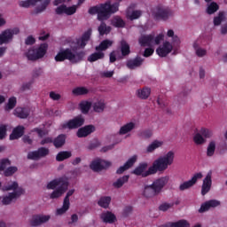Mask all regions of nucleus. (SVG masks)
Here are the masks:
<instances>
[{
	"mask_svg": "<svg viewBox=\"0 0 227 227\" xmlns=\"http://www.w3.org/2000/svg\"><path fill=\"white\" fill-rule=\"evenodd\" d=\"M173 160H175V153L173 151L168 152L164 156H161L155 160L153 163V166L148 168L146 171V168H148V163L143 162L140 163L134 170L133 175L137 176H142L143 178H146V176H150V175H155L158 171L160 173H163L168 169V166L173 164Z\"/></svg>",
	"mask_w": 227,
	"mask_h": 227,
	"instance_id": "obj_1",
	"label": "nucleus"
},
{
	"mask_svg": "<svg viewBox=\"0 0 227 227\" xmlns=\"http://www.w3.org/2000/svg\"><path fill=\"white\" fill-rule=\"evenodd\" d=\"M120 10V3L111 4L106 1L99 5L92 6L89 9L90 15H98V20H108L111 16Z\"/></svg>",
	"mask_w": 227,
	"mask_h": 227,
	"instance_id": "obj_2",
	"label": "nucleus"
},
{
	"mask_svg": "<svg viewBox=\"0 0 227 227\" xmlns=\"http://www.w3.org/2000/svg\"><path fill=\"white\" fill-rule=\"evenodd\" d=\"M86 56V52L84 51H77L76 53H74L72 51V49L67 48L65 50L60 51L56 56H55V61L57 63H61L65 60L70 61L73 65H75L77 63H81L82 59H84V57Z\"/></svg>",
	"mask_w": 227,
	"mask_h": 227,
	"instance_id": "obj_3",
	"label": "nucleus"
},
{
	"mask_svg": "<svg viewBox=\"0 0 227 227\" xmlns=\"http://www.w3.org/2000/svg\"><path fill=\"white\" fill-rule=\"evenodd\" d=\"M20 29L19 27H14L12 29H5L0 34V45L4 43H8L11 40H13V35H19Z\"/></svg>",
	"mask_w": 227,
	"mask_h": 227,
	"instance_id": "obj_4",
	"label": "nucleus"
},
{
	"mask_svg": "<svg viewBox=\"0 0 227 227\" xmlns=\"http://www.w3.org/2000/svg\"><path fill=\"white\" fill-rule=\"evenodd\" d=\"M203 178V174L201 172L196 173L186 182H184L179 185V191H187V189H191V187H194L196 185L198 180H201Z\"/></svg>",
	"mask_w": 227,
	"mask_h": 227,
	"instance_id": "obj_5",
	"label": "nucleus"
},
{
	"mask_svg": "<svg viewBox=\"0 0 227 227\" xmlns=\"http://www.w3.org/2000/svg\"><path fill=\"white\" fill-rule=\"evenodd\" d=\"M168 182H169V176H162L160 178H157L151 184L153 189H154V192H157V194H160L162 192V189L168 185Z\"/></svg>",
	"mask_w": 227,
	"mask_h": 227,
	"instance_id": "obj_6",
	"label": "nucleus"
},
{
	"mask_svg": "<svg viewBox=\"0 0 227 227\" xmlns=\"http://www.w3.org/2000/svg\"><path fill=\"white\" fill-rule=\"evenodd\" d=\"M84 125V118L82 115H78L72 120H69L67 122L63 124L64 129H69L70 130L74 129H79Z\"/></svg>",
	"mask_w": 227,
	"mask_h": 227,
	"instance_id": "obj_7",
	"label": "nucleus"
},
{
	"mask_svg": "<svg viewBox=\"0 0 227 227\" xmlns=\"http://www.w3.org/2000/svg\"><path fill=\"white\" fill-rule=\"evenodd\" d=\"M49 153H50L49 148L40 147L36 151L28 153L27 159H29L30 160H38V159L47 157Z\"/></svg>",
	"mask_w": 227,
	"mask_h": 227,
	"instance_id": "obj_8",
	"label": "nucleus"
},
{
	"mask_svg": "<svg viewBox=\"0 0 227 227\" xmlns=\"http://www.w3.org/2000/svg\"><path fill=\"white\" fill-rule=\"evenodd\" d=\"M153 15L156 20H168L173 15V11L157 7V11L153 12Z\"/></svg>",
	"mask_w": 227,
	"mask_h": 227,
	"instance_id": "obj_9",
	"label": "nucleus"
},
{
	"mask_svg": "<svg viewBox=\"0 0 227 227\" xmlns=\"http://www.w3.org/2000/svg\"><path fill=\"white\" fill-rule=\"evenodd\" d=\"M49 221H51V215H35L30 221V226H42V224H45V223H49Z\"/></svg>",
	"mask_w": 227,
	"mask_h": 227,
	"instance_id": "obj_10",
	"label": "nucleus"
},
{
	"mask_svg": "<svg viewBox=\"0 0 227 227\" xmlns=\"http://www.w3.org/2000/svg\"><path fill=\"white\" fill-rule=\"evenodd\" d=\"M110 166L111 162L98 159L90 163V168L92 171H102L103 169H107Z\"/></svg>",
	"mask_w": 227,
	"mask_h": 227,
	"instance_id": "obj_11",
	"label": "nucleus"
},
{
	"mask_svg": "<svg viewBox=\"0 0 227 227\" xmlns=\"http://www.w3.org/2000/svg\"><path fill=\"white\" fill-rule=\"evenodd\" d=\"M136 4L129 5L126 10V17L129 20H137L143 15V11L134 10Z\"/></svg>",
	"mask_w": 227,
	"mask_h": 227,
	"instance_id": "obj_12",
	"label": "nucleus"
},
{
	"mask_svg": "<svg viewBox=\"0 0 227 227\" xmlns=\"http://www.w3.org/2000/svg\"><path fill=\"white\" fill-rule=\"evenodd\" d=\"M210 189H212V171L208 172L203 180L201 195L205 196L206 194H208V192H210Z\"/></svg>",
	"mask_w": 227,
	"mask_h": 227,
	"instance_id": "obj_13",
	"label": "nucleus"
},
{
	"mask_svg": "<svg viewBox=\"0 0 227 227\" xmlns=\"http://www.w3.org/2000/svg\"><path fill=\"white\" fill-rule=\"evenodd\" d=\"M173 51V45H171L170 42L163 43L162 46H160L156 49V53L160 58H166L168 54H169Z\"/></svg>",
	"mask_w": 227,
	"mask_h": 227,
	"instance_id": "obj_14",
	"label": "nucleus"
},
{
	"mask_svg": "<svg viewBox=\"0 0 227 227\" xmlns=\"http://www.w3.org/2000/svg\"><path fill=\"white\" fill-rule=\"evenodd\" d=\"M24 194V189L19 188L17 191L9 193L8 196L3 198L2 203L3 205H10L13 201V200H17L20 196Z\"/></svg>",
	"mask_w": 227,
	"mask_h": 227,
	"instance_id": "obj_15",
	"label": "nucleus"
},
{
	"mask_svg": "<svg viewBox=\"0 0 227 227\" xmlns=\"http://www.w3.org/2000/svg\"><path fill=\"white\" fill-rule=\"evenodd\" d=\"M137 160V155H133L131 158H129L123 166H121L117 170H116V174L117 175H122V173H125V171H127V169H130V168H132V166H134V164H136Z\"/></svg>",
	"mask_w": 227,
	"mask_h": 227,
	"instance_id": "obj_16",
	"label": "nucleus"
},
{
	"mask_svg": "<svg viewBox=\"0 0 227 227\" xmlns=\"http://www.w3.org/2000/svg\"><path fill=\"white\" fill-rule=\"evenodd\" d=\"M95 130H96L95 126L92 124H90L82 128H80L76 135H77V137H88V136H90V134H93Z\"/></svg>",
	"mask_w": 227,
	"mask_h": 227,
	"instance_id": "obj_17",
	"label": "nucleus"
},
{
	"mask_svg": "<svg viewBox=\"0 0 227 227\" xmlns=\"http://www.w3.org/2000/svg\"><path fill=\"white\" fill-rule=\"evenodd\" d=\"M219 205H221V202L215 200L206 201L200 206L199 212L200 214H203V212H207L210 210V208H215V207H219Z\"/></svg>",
	"mask_w": 227,
	"mask_h": 227,
	"instance_id": "obj_18",
	"label": "nucleus"
},
{
	"mask_svg": "<svg viewBox=\"0 0 227 227\" xmlns=\"http://www.w3.org/2000/svg\"><path fill=\"white\" fill-rule=\"evenodd\" d=\"M68 187V182L62 177L53 179L47 184V189L54 190L56 187Z\"/></svg>",
	"mask_w": 227,
	"mask_h": 227,
	"instance_id": "obj_19",
	"label": "nucleus"
},
{
	"mask_svg": "<svg viewBox=\"0 0 227 227\" xmlns=\"http://www.w3.org/2000/svg\"><path fill=\"white\" fill-rule=\"evenodd\" d=\"M138 43L141 47H152V44L153 43V35H141L138 39Z\"/></svg>",
	"mask_w": 227,
	"mask_h": 227,
	"instance_id": "obj_20",
	"label": "nucleus"
},
{
	"mask_svg": "<svg viewBox=\"0 0 227 227\" xmlns=\"http://www.w3.org/2000/svg\"><path fill=\"white\" fill-rule=\"evenodd\" d=\"M31 111L26 107H16L14 109V116L20 118V120H26L30 114Z\"/></svg>",
	"mask_w": 227,
	"mask_h": 227,
	"instance_id": "obj_21",
	"label": "nucleus"
},
{
	"mask_svg": "<svg viewBox=\"0 0 227 227\" xmlns=\"http://www.w3.org/2000/svg\"><path fill=\"white\" fill-rule=\"evenodd\" d=\"M91 28H89L87 31L83 33L81 39L77 41L78 45L82 47V49H84L86 47L88 42H90V38H91Z\"/></svg>",
	"mask_w": 227,
	"mask_h": 227,
	"instance_id": "obj_22",
	"label": "nucleus"
},
{
	"mask_svg": "<svg viewBox=\"0 0 227 227\" xmlns=\"http://www.w3.org/2000/svg\"><path fill=\"white\" fill-rule=\"evenodd\" d=\"M24 130H26V128H24V126L19 125L14 128L12 134L10 135L11 141L22 137V136H24Z\"/></svg>",
	"mask_w": 227,
	"mask_h": 227,
	"instance_id": "obj_23",
	"label": "nucleus"
},
{
	"mask_svg": "<svg viewBox=\"0 0 227 227\" xmlns=\"http://www.w3.org/2000/svg\"><path fill=\"white\" fill-rule=\"evenodd\" d=\"M143 59L141 57H136L134 59H129L127 61L126 67L129 68V70H134V68H137L143 65Z\"/></svg>",
	"mask_w": 227,
	"mask_h": 227,
	"instance_id": "obj_24",
	"label": "nucleus"
},
{
	"mask_svg": "<svg viewBox=\"0 0 227 227\" xmlns=\"http://www.w3.org/2000/svg\"><path fill=\"white\" fill-rule=\"evenodd\" d=\"M101 219L103 223H106L108 224H113L114 223H116V215L111 211L102 213Z\"/></svg>",
	"mask_w": 227,
	"mask_h": 227,
	"instance_id": "obj_25",
	"label": "nucleus"
},
{
	"mask_svg": "<svg viewBox=\"0 0 227 227\" xmlns=\"http://www.w3.org/2000/svg\"><path fill=\"white\" fill-rule=\"evenodd\" d=\"M136 129V123L134 122H128L127 124L121 127L118 135L119 136H125V134H129V132H132Z\"/></svg>",
	"mask_w": 227,
	"mask_h": 227,
	"instance_id": "obj_26",
	"label": "nucleus"
},
{
	"mask_svg": "<svg viewBox=\"0 0 227 227\" xmlns=\"http://www.w3.org/2000/svg\"><path fill=\"white\" fill-rule=\"evenodd\" d=\"M67 143V135L60 134L53 139V146L55 148H63Z\"/></svg>",
	"mask_w": 227,
	"mask_h": 227,
	"instance_id": "obj_27",
	"label": "nucleus"
},
{
	"mask_svg": "<svg viewBox=\"0 0 227 227\" xmlns=\"http://www.w3.org/2000/svg\"><path fill=\"white\" fill-rule=\"evenodd\" d=\"M49 49V44L42 43L40 46L35 50V57L37 59H42L45 54H47V50Z\"/></svg>",
	"mask_w": 227,
	"mask_h": 227,
	"instance_id": "obj_28",
	"label": "nucleus"
},
{
	"mask_svg": "<svg viewBox=\"0 0 227 227\" xmlns=\"http://www.w3.org/2000/svg\"><path fill=\"white\" fill-rule=\"evenodd\" d=\"M151 93H152V90H150V88H148V87H145L143 89H138L136 92V95L141 100H146V98H148V97H150Z\"/></svg>",
	"mask_w": 227,
	"mask_h": 227,
	"instance_id": "obj_29",
	"label": "nucleus"
},
{
	"mask_svg": "<svg viewBox=\"0 0 227 227\" xmlns=\"http://www.w3.org/2000/svg\"><path fill=\"white\" fill-rule=\"evenodd\" d=\"M114 42L109 39L103 40L98 46H96L95 50L99 52H103L104 51H107L109 47H113Z\"/></svg>",
	"mask_w": 227,
	"mask_h": 227,
	"instance_id": "obj_30",
	"label": "nucleus"
},
{
	"mask_svg": "<svg viewBox=\"0 0 227 227\" xmlns=\"http://www.w3.org/2000/svg\"><path fill=\"white\" fill-rule=\"evenodd\" d=\"M101 23L98 27V31L99 33V36H104L105 35H109L111 33V27L107 26L104 20H99Z\"/></svg>",
	"mask_w": 227,
	"mask_h": 227,
	"instance_id": "obj_31",
	"label": "nucleus"
},
{
	"mask_svg": "<svg viewBox=\"0 0 227 227\" xmlns=\"http://www.w3.org/2000/svg\"><path fill=\"white\" fill-rule=\"evenodd\" d=\"M143 196L145 198H153L155 196H159L157 192H155V189H153V186L151 185H145L143 192Z\"/></svg>",
	"mask_w": 227,
	"mask_h": 227,
	"instance_id": "obj_32",
	"label": "nucleus"
},
{
	"mask_svg": "<svg viewBox=\"0 0 227 227\" xmlns=\"http://www.w3.org/2000/svg\"><path fill=\"white\" fill-rule=\"evenodd\" d=\"M67 189H68V186H59L57 190L51 192V194L50 195L51 200H56L57 198H60V196H63V194L67 192Z\"/></svg>",
	"mask_w": 227,
	"mask_h": 227,
	"instance_id": "obj_33",
	"label": "nucleus"
},
{
	"mask_svg": "<svg viewBox=\"0 0 227 227\" xmlns=\"http://www.w3.org/2000/svg\"><path fill=\"white\" fill-rule=\"evenodd\" d=\"M120 45H121L120 49H121V56L123 57L129 56V54H130V44H129L127 41L122 39L120 42Z\"/></svg>",
	"mask_w": 227,
	"mask_h": 227,
	"instance_id": "obj_34",
	"label": "nucleus"
},
{
	"mask_svg": "<svg viewBox=\"0 0 227 227\" xmlns=\"http://www.w3.org/2000/svg\"><path fill=\"white\" fill-rule=\"evenodd\" d=\"M104 58H106V54L103 51H97L90 54L88 57L87 61L90 63H95V61H98V59H104Z\"/></svg>",
	"mask_w": 227,
	"mask_h": 227,
	"instance_id": "obj_35",
	"label": "nucleus"
},
{
	"mask_svg": "<svg viewBox=\"0 0 227 227\" xmlns=\"http://www.w3.org/2000/svg\"><path fill=\"white\" fill-rule=\"evenodd\" d=\"M72 157V152L70 151H62L59 152L56 156V160L58 162H63V160H67V159H70Z\"/></svg>",
	"mask_w": 227,
	"mask_h": 227,
	"instance_id": "obj_36",
	"label": "nucleus"
},
{
	"mask_svg": "<svg viewBox=\"0 0 227 227\" xmlns=\"http://www.w3.org/2000/svg\"><path fill=\"white\" fill-rule=\"evenodd\" d=\"M98 205L101 207V208H109V205H111V197H100L99 200L98 201Z\"/></svg>",
	"mask_w": 227,
	"mask_h": 227,
	"instance_id": "obj_37",
	"label": "nucleus"
},
{
	"mask_svg": "<svg viewBox=\"0 0 227 227\" xmlns=\"http://www.w3.org/2000/svg\"><path fill=\"white\" fill-rule=\"evenodd\" d=\"M129 178H130L129 175L120 177L116 180V182L113 184L114 187H115V189H121V187H123L124 184H127V182H129Z\"/></svg>",
	"mask_w": 227,
	"mask_h": 227,
	"instance_id": "obj_38",
	"label": "nucleus"
},
{
	"mask_svg": "<svg viewBox=\"0 0 227 227\" xmlns=\"http://www.w3.org/2000/svg\"><path fill=\"white\" fill-rule=\"evenodd\" d=\"M162 146V142L159 140H154L151 145H149L146 148L147 153H153L157 148H160Z\"/></svg>",
	"mask_w": 227,
	"mask_h": 227,
	"instance_id": "obj_39",
	"label": "nucleus"
},
{
	"mask_svg": "<svg viewBox=\"0 0 227 227\" xmlns=\"http://www.w3.org/2000/svg\"><path fill=\"white\" fill-rule=\"evenodd\" d=\"M112 26H114V27H125V20L120 16H114L112 19Z\"/></svg>",
	"mask_w": 227,
	"mask_h": 227,
	"instance_id": "obj_40",
	"label": "nucleus"
},
{
	"mask_svg": "<svg viewBox=\"0 0 227 227\" xmlns=\"http://www.w3.org/2000/svg\"><path fill=\"white\" fill-rule=\"evenodd\" d=\"M79 107H80L81 112L82 113V114H88V113H90V110L91 109V102L82 101L79 104Z\"/></svg>",
	"mask_w": 227,
	"mask_h": 227,
	"instance_id": "obj_41",
	"label": "nucleus"
},
{
	"mask_svg": "<svg viewBox=\"0 0 227 227\" xmlns=\"http://www.w3.org/2000/svg\"><path fill=\"white\" fill-rule=\"evenodd\" d=\"M42 2V0H25L20 2V6L21 8H29L31 6H36L37 3Z\"/></svg>",
	"mask_w": 227,
	"mask_h": 227,
	"instance_id": "obj_42",
	"label": "nucleus"
},
{
	"mask_svg": "<svg viewBox=\"0 0 227 227\" xmlns=\"http://www.w3.org/2000/svg\"><path fill=\"white\" fill-rule=\"evenodd\" d=\"M73 95L75 97H80L81 95H88L90 90L86 87H76L72 90Z\"/></svg>",
	"mask_w": 227,
	"mask_h": 227,
	"instance_id": "obj_43",
	"label": "nucleus"
},
{
	"mask_svg": "<svg viewBox=\"0 0 227 227\" xmlns=\"http://www.w3.org/2000/svg\"><path fill=\"white\" fill-rule=\"evenodd\" d=\"M49 4H51V0H43V3L35 8V13H42V12H45Z\"/></svg>",
	"mask_w": 227,
	"mask_h": 227,
	"instance_id": "obj_44",
	"label": "nucleus"
},
{
	"mask_svg": "<svg viewBox=\"0 0 227 227\" xmlns=\"http://www.w3.org/2000/svg\"><path fill=\"white\" fill-rule=\"evenodd\" d=\"M17 106V98L12 97L9 98L8 103L5 106V111H12Z\"/></svg>",
	"mask_w": 227,
	"mask_h": 227,
	"instance_id": "obj_45",
	"label": "nucleus"
},
{
	"mask_svg": "<svg viewBox=\"0 0 227 227\" xmlns=\"http://www.w3.org/2000/svg\"><path fill=\"white\" fill-rule=\"evenodd\" d=\"M193 142L195 143V145H205V143H207V140L205 139V137H203V135L200 133H196L193 137Z\"/></svg>",
	"mask_w": 227,
	"mask_h": 227,
	"instance_id": "obj_46",
	"label": "nucleus"
},
{
	"mask_svg": "<svg viewBox=\"0 0 227 227\" xmlns=\"http://www.w3.org/2000/svg\"><path fill=\"white\" fill-rule=\"evenodd\" d=\"M93 109L95 113H102L106 109V103L104 101H98L94 103Z\"/></svg>",
	"mask_w": 227,
	"mask_h": 227,
	"instance_id": "obj_47",
	"label": "nucleus"
},
{
	"mask_svg": "<svg viewBox=\"0 0 227 227\" xmlns=\"http://www.w3.org/2000/svg\"><path fill=\"white\" fill-rule=\"evenodd\" d=\"M171 227H191V223L187 220H179L170 223Z\"/></svg>",
	"mask_w": 227,
	"mask_h": 227,
	"instance_id": "obj_48",
	"label": "nucleus"
},
{
	"mask_svg": "<svg viewBox=\"0 0 227 227\" xmlns=\"http://www.w3.org/2000/svg\"><path fill=\"white\" fill-rule=\"evenodd\" d=\"M214 153H215V142L211 141L207 145V156L214 157Z\"/></svg>",
	"mask_w": 227,
	"mask_h": 227,
	"instance_id": "obj_49",
	"label": "nucleus"
},
{
	"mask_svg": "<svg viewBox=\"0 0 227 227\" xmlns=\"http://www.w3.org/2000/svg\"><path fill=\"white\" fill-rule=\"evenodd\" d=\"M217 10H219V5L215 2H212L207 8V13H208V15H212L215 13Z\"/></svg>",
	"mask_w": 227,
	"mask_h": 227,
	"instance_id": "obj_50",
	"label": "nucleus"
},
{
	"mask_svg": "<svg viewBox=\"0 0 227 227\" xmlns=\"http://www.w3.org/2000/svg\"><path fill=\"white\" fill-rule=\"evenodd\" d=\"M70 208V203L63 201L62 207L57 209V215H63V214H66L67 211Z\"/></svg>",
	"mask_w": 227,
	"mask_h": 227,
	"instance_id": "obj_51",
	"label": "nucleus"
},
{
	"mask_svg": "<svg viewBox=\"0 0 227 227\" xmlns=\"http://www.w3.org/2000/svg\"><path fill=\"white\" fill-rule=\"evenodd\" d=\"M224 20V12H219L218 16L214 18V26H221L223 21Z\"/></svg>",
	"mask_w": 227,
	"mask_h": 227,
	"instance_id": "obj_52",
	"label": "nucleus"
},
{
	"mask_svg": "<svg viewBox=\"0 0 227 227\" xmlns=\"http://www.w3.org/2000/svg\"><path fill=\"white\" fill-rule=\"evenodd\" d=\"M18 170L17 167H9L4 170V176H13Z\"/></svg>",
	"mask_w": 227,
	"mask_h": 227,
	"instance_id": "obj_53",
	"label": "nucleus"
},
{
	"mask_svg": "<svg viewBox=\"0 0 227 227\" xmlns=\"http://www.w3.org/2000/svg\"><path fill=\"white\" fill-rule=\"evenodd\" d=\"M174 205V203L163 202L159 206L158 208L160 212H168V210H169V208H172Z\"/></svg>",
	"mask_w": 227,
	"mask_h": 227,
	"instance_id": "obj_54",
	"label": "nucleus"
},
{
	"mask_svg": "<svg viewBox=\"0 0 227 227\" xmlns=\"http://www.w3.org/2000/svg\"><path fill=\"white\" fill-rule=\"evenodd\" d=\"M26 57L27 58L28 61H36V51L35 50H28L26 53Z\"/></svg>",
	"mask_w": 227,
	"mask_h": 227,
	"instance_id": "obj_55",
	"label": "nucleus"
},
{
	"mask_svg": "<svg viewBox=\"0 0 227 227\" xmlns=\"http://www.w3.org/2000/svg\"><path fill=\"white\" fill-rule=\"evenodd\" d=\"M153 136V132H152L151 129H145L139 133V137H142V139H150Z\"/></svg>",
	"mask_w": 227,
	"mask_h": 227,
	"instance_id": "obj_56",
	"label": "nucleus"
},
{
	"mask_svg": "<svg viewBox=\"0 0 227 227\" xmlns=\"http://www.w3.org/2000/svg\"><path fill=\"white\" fill-rule=\"evenodd\" d=\"M200 134L202 135L206 138H210L212 136H214V133L212 130L207 129V128H202L200 130Z\"/></svg>",
	"mask_w": 227,
	"mask_h": 227,
	"instance_id": "obj_57",
	"label": "nucleus"
},
{
	"mask_svg": "<svg viewBox=\"0 0 227 227\" xmlns=\"http://www.w3.org/2000/svg\"><path fill=\"white\" fill-rule=\"evenodd\" d=\"M4 191H17L19 189V183L17 182H12V184H8V185H5L4 186Z\"/></svg>",
	"mask_w": 227,
	"mask_h": 227,
	"instance_id": "obj_58",
	"label": "nucleus"
},
{
	"mask_svg": "<svg viewBox=\"0 0 227 227\" xmlns=\"http://www.w3.org/2000/svg\"><path fill=\"white\" fill-rule=\"evenodd\" d=\"M98 146H100V141L95 138L89 144L87 148L88 150H95V148H98Z\"/></svg>",
	"mask_w": 227,
	"mask_h": 227,
	"instance_id": "obj_59",
	"label": "nucleus"
},
{
	"mask_svg": "<svg viewBox=\"0 0 227 227\" xmlns=\"http://www.w3.org/2000/svg\"><path fill=\"white\" fill-rule=\"evenodd\" d=\"M12 164V161L8 159H3L0 160V171H4L6 169L7 166H10Z\"/></svg>",
	"mask_w": 227,
	"mask_h": 227,
	"instance_id": "obj_60",
	"label": "nucleus"
},
{
	"mask_svg": "<svg viewBox=\"0 0 227 227\" xmlns=\"http://www.w3.org/2000/svg\"><path fill=\"white\" fill-rule=\"evenodd\" d=\"M55 13L57 15H63V13L67 14V5L61 4L59 7L56 8Z\"/></svg>",
	"mask_w": 227,
	"mask_h": 227,
	"instance_id": "obj_61",
	"label": "nucleus"
},
{
	"mask_svg": "<svg viewBox=\"0 0 227 227\" xmlns=\"http://www.w3.org/2000/svg\"><path fill=\"white\" fill-rule=\"evenodd\" d=\"M134 208L132 206H126L122 210V217H129Z\"/></svg>",
	"mask_w": 227,
	"mask_h": 227,
	"instance_id": "obj_62",
	"label": "nucleus"
},
{
	"mask_svg": "<svg viewBox=\"0 0 227 227\" xmlns=\"http://www.w3.org/2000/svg\"><path fill=\"white\" fill-rule=\"evenodd\" d=\"M77 12V5H73L71 7L66 6V15H74Z\"/></svg>",
	"mask_w": 227,
	"mask_h": 227,
	"instance_id": "obj_63",
	"label": "nucleus"
},
{
	"mask_svg": "<svg viewBox=\"0 0 227 227\" xmlns=\"http://www.w3.org/2000/svg\"><path fill=\"white\" fill-rule=\"evenodd\" d=\"M6 125L0 126V139H4L6 137Z\"/></svg>",
	"mask_w": 227,
	"mask_h": 227,
	"instance_id": "obj_64",
	"label": "nucleus"
}]
</instances>
